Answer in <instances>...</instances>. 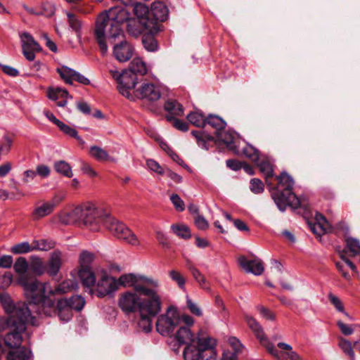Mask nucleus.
I'll return each mask as SVG.
<instances>
[{
	"mask_svg": "<svg viewBox=\"0 0 360 360\" xmlns=\"http://www.w3.org/2000/svg\"><path fill=\"white\" fill-rule=\"evenodd\" d=\"M130 13L124 8L114 6L102 12L96 18L94 36L101 51H108L107 39L115 40L123 37L122 25L129 20Z\"/></svg>",
	"mask_w": 360,
	"mask_h": 360,
	"instance_id": "1",
	"label": "nucleus"
},
{
	"mask_svg": "<svg viewBox=\"0 0 360 360\" xmlns=\"http://www.w3.org/2000/svg\"><path fill=\"white\" fill-rule=\"evenodd\" d=\"M19 284L22 286L25 295L29 300V306L32 315V311H34L39 316H52L56 312L55 300L49 297V283H42L37 279L30 280L29 278L22 276L19 280Z\"/></svg>",
	"mask_w": 360,
	"mask_h": 360,
	"instance_id": "2",
	"label": "nucleus"
},
{
	"mask_svg": "<svg viewBox=\"0 0 360 360\" xmlns=\"http://www.w3.org/2000/svg\"><path fill=\"white\" fill-rule=\"evenodd\" d=\"M278 185L272 192L271 196L278 209L283 212L288 206L297 209L300 206V200L293 193L294 181L285 172L276 176Z\"/></svg>",
	"mask_w": 360,
	"mask_h": 360,
	"instance_id": "3",
	"label": "nucleus"
},
{
	"mask_svg": "<svg viewBox=\"0 0 360 360\" xmlns=\"http://www.w3.org/2000/svg\"><path fill=\"white\" fill-rule=\"evenodd\" d=\"M196 142L199 147L203 149L209 150L212 145H220L223 142L225 146L234 153L238 154L240 152L247 158L253 162L259 161V151L250 145L246 144L240 150V142H244L241 136H225L226 139H221V136H195Z\"/></svg>",
	"mask_w": 360,
	"mask_h": 360,
	"instance_id": "4",
	"label": "nucleus"
},
{
	"mask_svg": "<svg viewBox=\"0 0 360 360\" xmlns=\"http://www.w3.org/2000/svg\"><path fill=\"white\" fill-rule=\"evenodd\" d=\"M1 302L4 309L8 314V318L0 317V331L6 328H12L16 324L18 318L22 315L29 314V309L26 304L18 302L14 304L11 297L7 295L1 296Z\"/></svg>",
	"mask_w": 360,
	"mask_h": 360,
	"instance_id": "5",
	"label": "nucleus"
},
{
	"mask_svg": "<svg viewBox=\"0 0 360 360\" xmlns=\"http://www.w3.org/2000/svg\"><path fill=\"white\" fill-rule=\"evenodd\" d=\"M73 214H77L79 221L92 231H98L101 224H103V219L106 214L102 209L96 207L94 205H87L76 207Z\"/></svg>",
	"mask_w": 360,
	"mask_h": 360,
	"instance_id": "6",
	"label": "nucleus"
},
{
	"mask_svg": "<svg viewBox=\"0 0 360 360\" xmlns=\"http://www.w3.org/2000/svg\"><path fill=\"white\" fill-rule=\"evenodd\" d=\"M117 281V286L133 287L135 292L146 297H152L158 295L155 290L149 288V285L158 287V283L152 278L145 276H136L133 274L122 275Z\"/></svg>",
	"mask_w": 360,
	"mask_h": 360,
	"instance_id": "7",
	"label": "nucleus"
},
{
	"mask_svg": "<svg viewBox=\"0 0 360 360\" xmlns=\"http://www.w3.org/2000/svg\"><path fill=\"white\" fill-rule=\"evenodd\" d=\"M103 226L116 238L131 245H139V240L134 233L123 222L117 221L110 214L105 215Z\"/></svg>",
	"mask_w": 360,
	"mask_h": 360,
	"instance_id": "8",
	"label": "nucleus"
},
{
	"mask_svg": "<svg viewBox=\"0 0 360 360\" xmlns=\"http://www.w3.org/2000/svg\"><path fill=\"white\" fill-rule=\"evenodd\" d=\"M161 309L162 302L160 295L158 294L150 297V300L139 312V328L145 333L150 332L152 330V319L160 312Z\"/></svg>",
	"mask_w": 360,
	"mask_h": 360,
	"instance_id": "9",
	"label": "nucleus"
},
{
	"mask_svg": "<svg viewBox=\"0 0 360 360\" xmlns=\"http://www.w3.org/2000/svg\"><path fill=\"white\" fill-rule=\"evenodd\" d=\"M181 324V315L174 306L167 307L165 313L158 316L156 330L162 336H170Z\"/></svg>",
	"mask_w": 360,
	"mask_h": 360,
	"instance_id": "10",
	"label": "nucleus"
},
{
	"mask_svg": "<svg viewBox=\"0 0 360 360\" xmlns=\"http://www.w3.org/2000/svg\"><path fill=\"white\" fill-rule=\"evenodd\" d=\"M30 323L32 325L35 324V318L29 314H24L18 318L16 324L12 328L11 331L6 335L4 337V344L6 347L10 348L19 347L22 342V334L26 330V325Z\"/></svg>",
	"mask_w": 360,
	"mask_h": 360,
	"instance_id": "11",
	"label": "nucleus"
},
{
	"mask_svg": "<svg viewBox=\"0 0 360 360\" xmlns=\"http://www.w3.org/2000/svg\"><path fill=\"white\" fill-rule=\"evenodd\" d=\"M150 300V297L142 300L135 292H126L120 295L118 304L120 309L127 314L140 312L144 305Z\"/></svg>",
	"mask_w": 360,
	"mask_h": 360,
	"instance_id": "12",
	"label": "nucleus"
},
{
	"mask_svg": "<svg viewBox=\"0 0 360 360\" xmlns=\"http://www.w3.org/2000/svg\"><path fill=\"white\" fill-rule=\"evenodd\" d=\"M117 290V280L107 274H103L96 283L93 289L89 290V293L96 295L98 297H104L113 293Z\"/></svg>",
	"mask_w": 360,
	"mask_h": 360,
	"instance_id": "13",
	"label": "nucleus"
},
{
	"mask_svg": "<svg viewBox=\"0 0 360 360\" xmlns=\"http://www.w3.org/2000/svg\"><path fill=\"white\" fill-rule=\"evenodd\" d=\"M19 37L24 56L27 60L33 61L35 58L34 52L41 51V47L27 32H20Z\"/></svg>",
	"mask_w": 360,
	"mask_h": 360,
	"instance_id": "14",
	"label": "nucleus"
},
{
	"mask_svg": "<svg viewBox=\"0 0 360 360\" xmlns=\"http://www.w3.org/2000/svg\"><path fill=\"white\" fill-rule=\"evenodd\" d=\"M137 80L138 78L136 74L129 70H124L122 78L117 84L119 92L129 98L131 96L130 91L135 88Z\"/></svg>",
	"mask_w": 360,
	"mask_h": 360,
	"instance_id": "15",
	"label": "nucleus"
},
{
	"mask_svg": "<svg viewBox=\"0 0 360 360\" xmlns=\"http://www.w3.org/2000/svg\"><path fill=\"white\" fill-rule=\"evenodd\" d=\"M136 96L141 99H146L150 101H158L160 96V91L158 86L152 83H146L135 91Z\"/></svg>",
	"mask_w": 360,
	"mask_h": 360,
	"instance_id": "16",
	"label": "nucleus"
},
{
	"mask_svg": "<svg viewBox=\"0 0 360 360\" xmlns=\"http://www.w3.org/2000/svg\"><path fill=\"white\" fill-rule=\"evenodd\" d=\"M239 265L248 273L259 276L264 272L263 264L259 258L248 259L245 256L238 258Z\"/></svg>",
	"mask_w": 360,
	"mask_h": 360,
	"instance_id": "17",
	"label": "nucleus"
},
{
	"mask_svg": "<svg viewBox=\"0 0 360 360\" xmlns=\"http://www.w3.org/2000/svg\"><path fill=\"white\" fill-rule=\"evenodd\" d=\"M133 53V46L125 40L121 41L113 47V55L120 62L129 60L132 57Z\"/></svg>",
	"mask_w": 360,
	"mask_h": 360,
	"instance_id": "18",
	"label": "nucleus"
},
{
	"mask_svg": "<svg viewBox=\"0 0 360 360\" xmlns=\"http://www.w3.org/2000/svg\"><path fill=\"white\" fill-rule=\"evenodd\" d=\"M148 30L149 28L147 26V22L136 19H131L127 22V32L134 37H138L141 34L143 35Z\"/></svg>",
	"mask_w": 360,
	"mask_h": 360,
	"instance_id": "19",
	"label": "nucleus"
},
{
	"mask_svg": "<svg viewBox=\"0 0 360 360\" xmlns=\"http://www.w3.org/2000/svg\"><path fill=\"white\" fill-rule=\"evenodd\" d=\"M165 110L167 112L166 118L172 121L175 117L182 116L184 109L181 104L175 100H168L165 104Z\"/></svg>",
	"mask_w": 360,
	"mask_h": 360,
	"instance_id": "20",
	"label": "nucleus"
},
{
	"mask_svg": "<svg viewBox=\"0 0 360 360\" xmlns=\"http://www.w3.org/2000/svg\"><path fill=\"white\" fill-rule=\"evenodd\" d=\"M61 265V252L54 251L46 265V273L51 276H56L60 269Z\"/></svg>",
	"mask_w": 360,
	"mask_h": 360,
	"instance_id": "21",
	"label": "nucleus"
},
{
	"mask_svg": "<svg viewBox=\"0 0 360 360\" xmlns=\"http://www.w3.org/2000/svg\"><path fill=\"white\" fill-rule=\"evenodd\" d=\"M216 340L208 336H203L202 331L198 333L197 336V347L203 354L204 352L208 351L210 355H212V352H216L214 347L216 346Z\"/></svg>",
	"mask_w": 360,
	"mask_h": 360,
	"instance_id": "22",
	"label": "nucleus"
},
{
	"mask_svg": "<svg viewBox=\"0 0 360 360\" xmlns=\"http://www.w3.org/2000/svg\"><path fill=\"white\" fill-rule=\"evenodd\" d=\"M56 312L52 316L56 314L60 319L63 322H68L72 319L73 314L72 309L67 306V301L65 300H58L56 305L55 304Z\"/></svg>",
	"mask_w": 360,
	"mask_h": 360,
	"instance_id": "23",
	"label": "nucleus"
},
{
	"mask_svg": "<svg viewBox=\"0 0 360 360\" xmlns=\"http://www.w3.org/2000/svg\"><path fill=\"white\" fill-rule=\"evenodd\" d=\"M151 14L156 20L164 22L169 15V10L161 1L153 2L151 5Z\"/></svg>",
	"mask_w": 360,
	"mask_h": 360,
	"instance_id": "24",
	"label": "nucleus"
},
{
	"mask_svg": "<svg viewBox=\"0 0 360 360\" xmlns=\"http://www.w3.org/2000/svg\"><path fill=\"white\" fill-rule=\"evenodd\" d=\"M53 211V205H49L47 201L41 203L38 202L32 213V217L34 220H39L51 214Z\"/></svg>",
	"mask_w": 360,
	"mask_h": 360,
	"instance_id": "25",
	"label": "nucleus"
},
{
	"mask_svg": "<svg viewBox=\"0 0 360 360\" xmlns=\"http://www.w3.org/2000/svg\"><path fill=\"white\" fill-rule=\"evenodd\" d=\"M245 319L248 327L253 332L255 337L259 340V342L265 341L266 335L259 323L254 317L250 315H245Z\"/></svg>",
	"mask_w": 360,
	"mask_h": 360,
	"instance_id": "26",
	"label": "nucleus"
},
{
	"mask_svg": "<svg viewBox=\"0 0 360 360\" xmlns=\"http://www.w3.org/2000/svg\"><path fill=\"white\" fill-rule=\"evenodd\" d=\"M175 334V340L179 345L193 343L194 342V336L190 328L179 326Z\"/></svg>",
	"mask_w": 360,
	"mask_h": 360,
	"instance_id": "27",
	"label": "nucleus"
},
{
	"mask_svg": "<svg viewBox=\"0 0 360 360\" xmlns=\"http://www.w3.org/2000/svg\"><path fill=\"white\" fill-rule=\"evenodd\" d=\"M78 274L83 286L87 288L89 290L90 289H93V287L96 283V277L92 269H80Z\"/></svg>",
	"mask_w": 360,
	"mask_h": 360,
	"instance_id": "28",
	"label": "nucleus"
},
{
	"mask_svg": "<svg viewBox=\"0 0 360 360\" xmlns=\"http://www.w3.org/2000/svg\"><path fill=\"white\" fill-rule=\"evenodd\" d=\"M206 125H209L216 130L215 135H220L219 131L226 127V122L219 116L210 114L205 118Z\"/></svg>",
	"mask_w": 360,
	"mask_h": 360,
	"instance_id": "29",
	"label": "nucleus"
},
{
	"mask_svg": "<svg viewBox=\"0 0 360 360\" xmlns=\"http://www.w3.org/2000/svg\"><path fill=\"white\" fill-rule=\"evenodd\" d=\"M15 351H9L7 354V360H28L32 352L25 347H18Z\"/></svg>",
	"mask_w": 360,
	"mask_h": 360,
	"instance_id": "30",
	"label": "nucleus"
},
{
	"mask_svg": "<svg viewBox=\"0 0 360 360\" xmlns=\"http://www.w3.org/2000/svg\"><path fill=\"white\" fill-rule=\"evenodd\" d=\"M183 354L185 360H199L203 359V354L199 348L192 343L186 344Z\"/></svg>",
	"mask_w": 360,
	"mask_h": 360,
	"instance_id": "31",
	"label": "nucleus"
},
{
	"mask_svg": "<svg viewBox=\"0 0 360 360\" xmlns=\"http://www.w3.org/2000/svg\"><path fill=\"white\" fill-rule=\"evenodd\" d=\"M75 286V283L72 280H65L62 283L58 285L55 289H52L51 287H49V295H54L56 294H65L70 291Z\"/></svg>",
	"mask_w": 360,
	"mask_h": 360,
	"instance_id": "32",
	"label": "nucleus"
},
{
	"mask_svg": "<svg viewBox=\"0 0 360 360\" xmlns=\"http://www.w3.org/2000/svg\"><path fill=\"white\" fill-rule=\"evenodd\" d=\"M56 72L60 75L61 79L68 84H72L76 70L65 65H60L56 68Z\"/></svg>",
	"mask_w": 360,
	"mask_h": 360,
	"instance_id": "33",
	"label": "nucleus"
},
{
	"mask_svg": "<svg viewBox=\"0 0 360 360\" xmlns=\"http://www.w3.org/2000/svg\"><path fill=\"white\" fill-rule=\"evenodd\" d=\"M46 115L50 121L54 123L61 130V131L66 135H77V132L75 129L60 121L53 114L47 112H46Z\"/></svg>",
	"mask_w": 360,
	"mask_h": 360,
	"instance_id": "34",
	"label": "nucleus"
},
{
	"mask_svg": "<svg viewBox=\"0 0 360 360\" xmlns=\"http://www.w3.org/2000/svg\"><path fill=\"white\" fill-rule=\"evenodd\" d=\"M129 71L133 72L136 75H144L148 72L145 62L140 58H135L130 63Z\"/></svg>",
	"mask_w": 360,
	"mask_h": 360,
	"instance_id": "35",
	"label": "nucleus"
},
{
	"mask_svg": "<svg viewBox=\"0 0 360 360\" xmlns=\"http://www.w3.org/2000/svg\"><path fill=\"white\" fill-rule=\"evenodd\" d=\"M62 300H65L67 301V306L71 309H74L77 311H80L85 305V300L81 295H74L70 297L69 299L63 298Z\"/></svg>",
	"mask_w": 360,
	"mask_h": 360,
	"instance_id": "36",
	"label": "nucleus"
},
{
	"mask_svg": "<svg viewBox=\"0 0 360 360\" xmlns=\"http://www.w3.org/2000/svg\"><path fill=\"white\" fill-rule=\"evenodd\" d=\"M47 96L49 99L57 101L59 98H72V96L69 95L68 91L60 87H50L47 90Z\"/></svg>",
	"mask_w": 360,
	"mask_h": 360,
	"instance_id": "37",
	"label": "nucleus"
},
{
	"mask_svg": "<svg viewBox=\"0 0 360 360\" xmlns=\"http://www.w3.org/2000/svg\"><path fill=\"white\" fill-rule=\"evenodd\" d=\"M142 44L144 49L150 52H154L158 50V46L156 40L149 30L148 33L143 34L142 37Z\"/></svg>",
	"mask_w": 360,
	"mask_h": 360,
	"instance_id": "38",
	"label": "nucleus"
},
{
	"mask_svg": "<svg viewBox=\"0 0 360 360\" xmlns=\"http://www.w3.org/2000/svg\"><path fill=\"white\" fill-rule=\"evenodd\" d=\"M260 172L265 176L266 184L271 186L270 179L274 176L272 165L268 160H262L257 163Z\"/></svg>",
	"mask_w": 360,
	"mask_h": 360,
	"instance_id": "39",
	"label": "nucleus"
},
{
	"mask_svg": "<svg viewBox=\"0 0 360 360\" xmlns=\"http://www.w3.org/2000/svg\"><path fill=\"white\" fill-rule=\"evenodd\" d=\"M133 6V12L134 15L137 17V20H141L143 21L147 22L146 17L149 14V8L144 4L142 3H136L133 1V4H131Z\"/></svg>",
	"mask_w": 360,
	"mask_h": 360,
	"instance_id": "40",
	"label": "nucleus"
},
{
	"mask_svg": "<svg viewBox=\"0 0 360 360\" xmlns=\"http://www.w3.org/2000/svg\"><path fill=\"white\" fill-rule=\"evenodd\" d=\"M89 153L94 158L99 162L113 160L106 150L96 146H91Z\"/></svg>",
	"mask_w": 360,
	"mask_h": 360,
	"instance_id": "41",
	"label": "nucleus"
},
{
	"mask_svg": "<svg viewBox=\"0 0 360 360\" xmlns=\"http://www.w3.org/2000/svg\"><path fill=\"white\" fill-rule=\"evenodd\" d=\"M206 117L200 111H195L187 115V119L192 124L198 127H204L206 125Z\"/></svg>",
	"mask_w": 360,
	"mask_h": 360,
	"instance_id": "42",
	"label": "nucleus"
},
{
	"mask_svg": "<svg viewBox=\"0 0 360 360\" xmlns=\"http://www.w3.org/2000/svg\"><path fill=\"white\" fill-rule=\"evenodd\" d=\"M94 259V253L87 250L82 251L79 257L80 269H91V264Z\"/></svg>",
	"mask_w": 360,
	"mask_h": 360,
	"instance_id": "43",
	"label": "nucleus"
},
{
	"mask_svg": "<svg viewBox=\"0 0 360 360\" xmlns=\"http://www.w3.org/2000/svg\"><path fill=\"white\" fill-rule=\"evenodd\" d=\"M13 269L15 271L19 274L18 278V283H19L20 278L23 276L25 278H28L25 274L27 269H28V263L25 257H18L13 265Z\"/></svg>",
	"mask_w": 360,
	"mask_h": 360,
	"instance_id": "44",
	"label": "nucleus"
},
{
	"mask_svg": "<svg viewBox=\"0 0 360 360\" xmlns=\"http://www.w3.org/2000/svg\"><path fill=\"white\" fill-rule=\"evenodd\" d=\"M346 248L350 252L351 256L360 255V241L353 237H347L345 238Z\"/></svg>",
	"mask_w": 360,
	"mask_h": 360,
	"instance_id": "45",
	"label": "nucleus"
},
{
	"mask_svg": "<svg viewBox=\"0 0 360 360\" xmlns=\"http://www.w3.org/2000/svg\"><path fill=\"white\" fill-rule=\"evenodd\" d=\"M54 169L58 173L61 174L66 177L70 178L72 176L71 167L68 163L63 160L56 162L54 163Z\"/></svg>",
	"mask_w": 360,
	"mask_h": 360,
	"instance_id": "46",
	"label": "nucleus"
},
{
	"mask_svg": "<svg viewBox=\"0 0 360 360\" xmlns=\"http://www.w3.org/2000/svg\"><path fill=\"white\" fill-rule=\"evenodd\" d=\"M171 228L173 232L181 238L188 239L191 237L190 229L184 224H173Z\"/></svg>",
	"mask_w": 360,
	"mask_h": 360,
	"instance_id": "47",
	"label": "nucleus"
},
{
	"mask_svg": "<svg viewBox=\"0 0 360 360\" xmlns=\"http://www.w3.org/2000/svg\"><path fill=\"white\" fill-rule=\"evenodd\" d=\"M32 250L33 248L28 242H22L15 244L11 249V252L15 255L25 254Z\"/></svg>",
	"mask_w": 360,
	"mask_h": 360,
	"instance_id": "48",
	"label": "nucleus"
},
{
	"mask_svg": "<svg viewBox=\"0 0 360 360\" xmlns=\"http://www.w3.org/2000/svg\"><path fill=\"white\" fill-rule=\"evenodd\" d=\"M339 346L344 353L350 357L351 360H355V354L351 342L346 339L341 338L340 340Z\"/></svg>",
	"mask_w": 360,
	"mask_h": 360,
	"instance_id": "49",
	"label": "nucleus"
},
{
	"mask_svg": "<svg viewBox=\"0 0 360 360\" xmlns=\"http://www.w3.org/2000/svg\"><path fill=\"white\" fill-rule=\"evenodd\" d=\"M31 270L35 274L41 276L46 272V266L41 259L37 258L32 262Z\"/></svg>",
	"mask_w": 360,
	"mask_h": 360,
	"instance_id": "50",
	"label": "nucleus"
},
{
	"mask_svg": "<svg viewBox=\"0 0 360 360\" xmlns=\"http://www.w3.org/2000/svg\"><path fill=\"white\" fill-rule=\"evenodd\" d=\"M67 16L68 18V23L70 27L77 33L81 30L82 22L81 20L74 14L68 12Z\"/></svg>",
	"mask_w": 360,
	"mask_h": 360,
	"instance_id": "51",
	"label": "nucleus"
},
{
	"mask_svg": "<svg viewBox=\"0 0 360 360\" xmlns=\"http://www.w3.org/2000/svg\"><path fill=\"white\" fill-rule=\"evenodd\" d=\"M31 246L33 250L41 251H48L53 248L52 244L44 239L34 240Z\"/></svg>",
	"mask_w": 360,
	"mask_h": 360,
	"instance_id": "52",
	"label": "nucleus"
},
{
	"mask_svg": "<svg viewBox=\"0 0 360 360\" xmlns=\"http://www.w3.org/2000/svg\"><path fill=\"white\" fill-rule=\"evenodd\" d=\"M250 189L253 193H262L264 190V185L259 179H252L250 180Z\"/></svg>",
	"mask_w": 360,
	"mask_h": 360,
	"instance_id": "53",
	"label": "nucleus"
},
{
	"mask_svg": "<svg viewBox=\"0 0 360 360\" xmlns=\"http://www.w3.org/2000/svg\"><path fill=\"white\" fill-rule=\"evenodd\" d=\"M169 275L171 279L174 281L181 289L184 288L186 281L179 271L171 270L169 272Z\"/></svg>",
	"mask_w": 360,
	"mask_h": 360,
	"instance_id": "54",
	"label": "nucleus"
},
{
	"mask_svg": "<svg viewBox=\"0 0 360 360\" xmlns=\"http://www.w3.org/2000/svg\"><path fill=\"white\" fill-rule=\"evenodd\" d=\"M328 298L331 304L334 306V307L338 311H344L343 303L338 297L335 295L333 292H330L328 294Z\"/></svg>",
	"mask_w": 360,
	"mask_h": 360,
	"instance_id": "55",
	"label": "nucleus"
},
{
	"mask_svg": "<svg viewBox=\"0 0 360 360\" xmlns=\"http://www.w3.org/2000/svg\"><path fill=\"white\" fill-rule=\"evenodd\" d=\"M170 200L177 211L182 212L185 210V204L178 194H172Z\"/></svg>",
	"mask_w": 360,
	"mask_h": 360,
	"instance_id": "56",
	"label": "nucleus"
},
{
	"mask_svg": "<svg viewBox=\"0 0 360 360\" xmlns=\"http://www.w3.org/2000/svg\"><path fill=\"white\" fill-rule=\"evenodd\" d=\"M189 269L191 271L193 278L200 284V285L205 288L206 280L204 276L200 272V271L194 266L189 267Z\"/></svg>",
	"mask_w": 360,
	"mask_h": 360,
	"instance_id": "57",
	"label": "nucleus"
},
{
	"mask_svg": "<svg viewBox=\"0 0 360 360\" xmlns=\"http://www.w3.org/2000/svg\"><path fill=\"white\" fill-rule=\"evenodd\" d=\"M76 217H77V214H73V211L70 213L63 212L58 215L59 221L65 225H68L73 222Z\"/></svg>",
	"mask_w": 360,
	"mask_h": 360,
	"instance_id": "58",
	"label": "nucleus"
},
{
	"mask_svg": "<svg viewBox=\"0 0 360 360\" xmlns=\"http://www.w3.org/2000/svg\"><path fill=\"white\" fill-rule=\"evenodd\" d=\"M13 281L11 273L6 272L4 274H0V288L4 289L8 287Z\"/></svg>",
	"mask_w": 360,
	"mask_h": 360,
	"instance_id": "59",
	"label": "nucleus"
},
{
	"mask_svg": "<svg viewBox=\"0 0 360 360\" xmlns=\"http://www.w3.org/2000/svg\"><path fill=\"white\" fill-rule=\"evenodd\" d=\"M147 167L148 169L158 174L162 175L164 174V169L160 165V164L154 160L150 159L146 162Z\"/></svg>",
	"mask_w": 360,
	"mask_h": 360,
	"instance_id": "60",
	"label": "nucleus"
},
{
	"mask_svg": "<svg viewBox=\"0 0 360 360\" xmlns=\"http://www.w3.org/2000/svg\"><path fill=\"white\" fill-rule=\"evenodd\" d=\"M186 304H187V307L189 309V311H191V313H192L193 314H194L197 316H202V313L201 309L188 297H186Z\"/></svg>",
	"mask_w": 360,
	"mask_h": 360,
	"instance_id": "61",
	"label": "nucleus"
},
{
	"mask_svg": "<svg viewBox=\"0 0 360 360\" xmlns=\"http://www.w3.org/2000/svg\"><path fill=\"white\" fill-rule=\"evenodd\" d=\"M226 167L233 171H238L242 169L243 162L236 159H229L226 161Z\"/></svg>",
	"mask_w": 360,
	"mask_h": 360,
	"instance_id": "62",
	"label": "nucleus"
},
{
	"mask_svg": "<svg viewBox=\"0 0 360 360\" xmlns=\"http://www.w3.org/2000/svg\"><path fill=\"white\" fill-rule=\"evenodd\" d=\"M195 224L198 229L200 230H205L208 228V221L200 214H197L195 217Z\"/></svg>",
	"mask_w": 360,
	"mask_h": 360,
	"instance_id": "63",
	"label": "nucleus"
},
{
	"mask_svg": "<svg viewBox=\"0 0 360 360\" xmlns=\"http://www.w3.org/2000/svg\"><path fill=\"white\" fill-rule=\"evenodd\" d=\"M81 170L91 177H96L98 175L97 172L92 168V167L85 162H82Z\"/></svg>",
	"mask_w": 360,
	"mask_h": 360,
	"instance_id": "64",
	"label": "nucleus"
}]
</instances>
